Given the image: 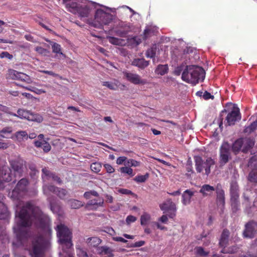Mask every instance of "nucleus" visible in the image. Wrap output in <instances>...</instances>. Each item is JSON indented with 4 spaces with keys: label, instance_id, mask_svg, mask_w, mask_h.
I'll list each match as a JSON object with an SVG mask.
<instances>
[{
    "label": "nucleus",
    "instance_id": "obj_47",
    "mask_svg": "<svg viewBox=\"0 0 257 257\" xmlns=\"http://www.w3.org/2000/svg\"><path fill=\"white\" fill-rule=\"evenodd\" d=\"M156 53V48L151 47L146 52V56L148 58H154Z\"/></svg>",
    "mask_w": 257,
    "mask_h": 257
},
{
    "label": "nucleus",
    "instance_id": "obj_29",
    "mask_svg": "<svg viewBox=\"0 0 257 257\" xmlns=\"http://www.w3.org/2000/svg\"><path fill=\"white\" fill-rule=\"evenodd\" d=\"M45 41L51 45L52 51L53 53L63 55V54L61 52V47L60 44L54 42H53L48 39H46Z\"/></svg>",
    "mask_w": 257,
    "mask_h": 257
},
{
    "label": "nucleus",
    "instance_id": "obj_32",
    "mask_svg": "<svg viewBox=\"0 0 257 257\" xmlns=\"http://www.w3.org/2000/svg\"><path fill=\"white\" fill-rule=\"evenodd\" d=\"M28 120L40 123L43 120V118L39 114L30 112Z\"/></svg>",
    "mask_w": 257,
    "mask_h": 257
},
{
    "label": "nucleus",
    "instance_id": "obj_26",
    "mask_svg": "<svg viewBox=\"0 0 257 257\" xmlns=\"http://www.w3.org/2000/svg\"><path fill=\"white\" fill-rule=\"evenodd\" d=\"M214 190L215 188L213 186L208 184H205L201 187L199 192L201 193L204 197H205L210 195V193L212 192Z\"/></svg>",
    "mask_w": 257,
    "mask_h": 257
},
{
    "label": "nucleus",
    "instance_id": "obj_37",
    "mask_svg": "<svg viewBox=\"0 0 257 257\" xmlns=\"http://www.w3.org/2000/svg\"><path fill=\"white\" fill-rule=\"evenodd\" d=\"M30 112L22 109H19L17 111L16 116L20 118L28 119Z\"/></svg>",
    "mask_w": 257,
    "mask_h": 257
},
{
    "label": "nucleus",
    "instance_id": "obj_56",
    "mask_svg": "<svg viewBox=\"0 0 257 257\" xmlns=\"http://www.w3.org/2000/svg\"><path fill=\"white\" fill-rule=\"evenodd\" d=\"M13 56L12 54H10L9 52L7 51H4L2 52L0 54V58H7L8 59H12L13 58Z\"/></svg>",
    "mask_w": 257,
    "mask_h": 257
},
{
    "label": "nucleus",
    "instance_id": "obj_64",
    "mask_svg": "<svg viewBox=\"0 0 257 257\" xmlns=\"http://www.w3.org/2000/svg\"><path fill=\"white\" fill-rule=\"evenodd\" d=\"M25 38L28 41L36 43V40L34 39V37L30 34H26L25 35Z\"/></svg>",
    "mask_w": 257,
    "mask_h": 257
},
{
    "label": "nucleus",
    "instance_id": "obj_21",
    "mask_svg": "<svg viewBox=\"0 0 257 257\" xmlns=\"http://www.w3.org/2000/svg\"><path fill=\"white\" fill-rule=\"evenodd\" d=\"M216 192L217 194V202L218 204L224 206L225 205V193L224 190L220 187L217 186Z\"/></svg>",
    "mask_w": 257,
    "mask_h": 257
},
{
    "label": "nucleus",
    "instance_id": "obj_62",
    "mask_svg": "<svg viewBox=\"0 0 257 257\" xmlns=\"http://www.w3.org/2000/svg\"><path fill=\"white\" fill-rule=\"evenodd\" d=\"M104 167L108 173H112L114 172V169L110 164H105Z\"/></svg>",
    "mask_w": 257,
    "mask_h": 257
},
{
    "label": "nucleus",
    "instance_id": "obj_60",
    "mask_svg": "<svg viewBox=\"0 0 257 257\" xmlns=\"http://www.w3.org/2000/svg\"><path fill=\"white\" fill-rule=\"evenodd\" d=\"M22 81H23V82H26L27 83L30 84L32 82V80L29 76L24 73V74L22 75Z\"/></svg>",
    "mask_w": 257,
    "mask_h": 257
},
{
    "label": "nucleus",
    "instance_id": "obj_43",
    "mask_svg": "<svg viewBox=\"0 0 257 257\" xmlns=\"http://www.w3.org/2000/svg\"><path fill=\"white\" fill-rule=\"evenodd\" d=\"M107 39L110 43L115 45H120L122 42L123 41L122 39L111 36L107 37Z\"/></svg>",
    "mask_w": 257,
    "mask_h": 257
},
{
    "label": "nucleus",
    "instance_id": "obj_20",
    "mask_svg": "<svg viewBox=\"0 0 257 257\" xmlns=\"http://www.w3.org/2000/svg\"><path fill=\"white\" fill-rule=\"evenodd\" d=\"M160 208L164 212L176 210V205L170 199L167 200L166 202L160 204Z\"/></svg>",
    "mask_w": 257,
    "mask_h": 257
},
{
    "label": "nucleus",
    "instance_id": "obj_5",
    "mask_svg": "<svg viewBox=\"0 0 257 257\" xmlns=\"http://www.w3.org/2000/svg\"><path fill=\"white\" fill-rule=\"evenodd\" d=\"M112 20V15L106 13L101 9L96 10L94 16V19L91 23L93 27L101 29L103 25H108Z\"/></svg>",
    "mask_w": 257,
    "mask_h": 257
},
{
    "label": "nucleus",
    "instance_id": "obj_16",
    "mask_svg": "<svg viewBox=\"0 0 257 257\" xmlns=\"http://www.w3.org/2000/svg\"><path fill=\"white\" fill-rule=\"evenodd\" d=\"M42 178L44 181L46 180H49L51 179L52 181L56 182L58 184H61L62 183V180L56 174V173L50 171L46 167L42 169Z\"/></svg>",
    "mask_w": 257,
    "mask_h": 257
},
{
    "label": "nucleus",
    "instance_id": "obj_41",
    "mask_svg": "<svg viewBox=\"0 0 257 257\" xmlns=\"http://www.w3.org/2000/svg\"><path fill=\"white\" fill-rule=\"evenodd\" d=\"M151 219V216L149 214L145 212L141 216V224L142 225H147Z\"/></svg>",
    "mask_w": 257,
    "mask_h": 257
},
{
    "label": "nucleus",
    "instance_id": "obj_33",
    "mask_svg": "<svg viewBox=\"0 0 257 257\" xmlns=\"http://www.w3.org/2000/svg\"><path fill=\"white\" fill-rule=\"evenodd\" d=\"M68 203L72 209H78L83 205V203L76 199H70Z\"/></svg>",
    "mask_w": 257,
    "mask_h": 257
},
{
    "label": "nucleus",
    "instance_id": "obj_40",
    "mask_svg": "<svg viewBox=\"0 0 257 257\" xmlns=\"http://www.w3.org/2000/svg\"><path fill=\"white\" fill-rule=\"evenodd\" d=\"M257 128V119L253 121L251 124L245 127L244 130V132L245 133L250 134L255 131Z\"/></svg>",
    "mask_w": 257,
    "mask_h": 257
},
{
    "label": "nucleus",
    "instance_id": "obj_36",
    "mask_svg": "<svg viewBox=\"0 0 257 257\" xmlns=\"http://www.w3.org/2000/svg\"><path fill=\"white\" fill-rule=\"evenodd\" d=\"M13 132L12 126H6L0 131V137L3 138H8V135H10Z\"/></svg>",
    "mask_w": 257,
    "mask_h": 257
},
{
    "label": "nucleus",
    "instance_id": "obj_2",
    "mask_svg": "<svg viewBox=\"0 0 257 257\" xmlns=\"http://www.w3.org/2000/svg\"><path fill=\"white\" fill-rule=\"evenodd\" d=\"M205 72L204 69L196 65H187L182 74V79L194 85L199 81H203L205 78Z\"/></svg>",
    "mask_w": 257,
    "mask_h": 257
},
{
    "label": "nucleus",
    "instance_id": "obj_27",
    "mask_svg": "<svg viewBox=\"0 0 257 257\" xmlns=\"http://www.w3.org/2000/svg\"><path fill=\"white\" fill-rule=\"evenodd\" d=\"M102 85L107 87L110 90H116L118 89L120 85V82L116 80H115L113 82L104 81L102 82Z\"/></svg>",
    "mask_w": 257,
    "mask_h": 257
},
{
    "label": "nucleus",
    "instance_id": "obj_57",
    "mask_svg": "<svg viewBox=\"0 0 257 257\" xmlns=\"http://www.w3.org/2000/svg\"><path fill=\"white\" fill-rule=\"evenodd\" d=\"M127 164H130L132 167H138L140 166L141 162L134 159H130L127 161Z\"/></svg>",
    "mask_w": 257,
    "mask_h": 257
},
{
    "label": "nucleus",
    "instance_id": "obj_54",
    "mask_svg": "<svg viewBox=\"0 0 257 257\" xmlns=\"http://www.w3.org/2000/svg\"><path fill=\"white\" fill-rule=\"evenodd\" d=\"M35 50L39 54L43 55H47L49 53V51L45 49L42 48L40 46H37L35 48Z\"/></svg>",
    "mask_w": 257,
    "mask_h": 257
},
{
    "label": "nucleus",
    "instance_id": "obj_19",
    "mask_svg": "<svg viewBox=\"0 0 257 257\" xmlns=\"http://www.w3.org/2000/svg\"><path fill=\"white\" fill-rule=\"evenodd\" d=\"M1 179L6 182H9L12 180L13 176L11 169L8 167H3L2 170Z\"/></svg>",
    "mask_w": 257,
    "mask_h": 257
},
{
    "label": "nucleus",
    "instance_id": "obj_4",
    "mask_svg": "<svg viewBox=\"0 0 257 257\" xmlns=\"http://www.w3.org/2000/svg\"><path fill=\"white\" fill-rule=\"evenodd\" d=\"M29 180L24 178L21 179L17 184L12 192L9 193V196L14 201H20L28 192Z\"/></svg>",
    "mask_w": 257,
    "mask_h": 257
},
{
    "label": "nucleus",
    "instance_id": "obj_24",
    "mask_svg": "<svg viewBox=\"0 0 257 257\" xmlns=\"http://www.w3.org/2000/svg\"><path fill=\"white\" fill-rule=\"evenodd\" d=\"M81 4L75 2H70L66 4V7L68 11L74 14H77Z\"/></svg>",
    "mask_w": 257,
    "mask_h": 257
},
{
    "label": "nucleus",
    "instance_id": "obj_35",
    "mask_svg": "<svg viewBox=\"0 0 257 257\" xmlns=\"http://www.w3.org/2000/svg\"><path fill=\"white\" fill-rule=\"evenodd\" d=\"M28 168L30 170V175L32 178L38 177L39 175V171L36 169L35 164H30L28 165Z\"/></svg>",
    "mask_w": 257,
    "mask_h": 257
},
{
    "label": "nucleus",
    "instance_id": "obj_7",
    "mask_svg": "<svg viewBox=\"0 0 257 257\" xmlns=\"http://www.w3.org/2000/svg\"><path fill=\"white\" fill-rule=\"evenodd\" d=\"M46 242L43 236H39L32 241L30 254L32 257H44Z\"/></svg>",
    "mask_w": 257,
    "mask_h": 257
},
{
    "label": "nucleus",
    "instance_id": "obj_28",
    "mask_svg": "<svg viewBox=\"0 0 257 257\" xmlns=\"http://www.w3.org/2000/svg\"><path fill=\"white\" fill-rule=\"evenodd\" d=\"M90 9L89 7L86 5H80L78 12H77V14H78L81 17H88Z\"/></svg>",
    "mask_w": 257,
    "mask_h": 257
},
{
    "label": "nucleus",
    "instance_id": "obj_48",
    "mask_svg": "<svg viewBox=\"0 0 257 257\" xmlns=\"http://www.w3.org/2000/svg\"><path fill=\"white\" fill-rule=\"evenodd\" d=\"M23 73L19 72L16 70H12L11 75H12V78L14 79H18L21 81L22 80V75Z\"/></svg>",
    "mask_w": 257,
    "mask_h": 257
},
{
    "label": "nucleus",
    "instance_id": "obj_61",
    "mask_svg": "<svg viewBox=\"0 0 257 257\" xmlns=\"http://www.w3.org/2000/svg\"><path fill=\"white\" fill-rule=\"evenodd\" d=\"M137 220V217L133 215H128L126 218V222L127 224H129L131 223L134 222Z\"/></svg>",
    "mask_w": 257,
    "mask_h": 257
},
{
    "label": "nucleus",
    "instance_id": "obj_38",
    "mask_svg": "<svg viewBox=\"0 0 257 257\" xmlns=\"http://www.w3.org/2000/svg\"><path fill=\"white\" fill-rule=\"evenodd\" d=\"M254 145V142L252 140L246 139L243 147L242 151L246 153L249 149L252 148Z\"/></svg>",
    "mask_w": 257,
    "mask_h": 257
},
{
    "label": "nucleus",
    "instance_id": "obj_12",
    "mask_svg": "<svg viewBox=\"0 0 257 257\" xmlns=\"http://www.w3.org/2000/svg\"><path fill=\"white\" fill-rule=\"evenodd\" d=\"M3 198V194L0 193V237L6 236V231L2 225V220L7 219L10 215L7 207L2 201Z\"/></svg>",
    "mask_w": 257,
    "mask_h": 257
},
{
    "label": "nucleus",
    "instance_id": "obj_42",
    "mask_svg": "<svg viewBox=\"0 0 257 257\" xmlns=\"http://www.w3.org/2000/svg\"><path fill=\"white\" fill-rule=\"evenodd\" d=\"M149 174L147 173L145 175H139L136 176L134 180L137 183H144L149 178Z\"/></svg>",
    "mask_w": 257,
    "mask_h": 257
},
{
    "label": "nucleus",
    "instance_id": "obj_45",
    "mask_svg": "<svg viewBox=\"0 0 257 257\" xmlns=\"http://www.w3.org/2000/svg\"><path fill=\"white\" fill-rule=\"evenodd\" d=\"M196 254L200 256H205L208 254V252L204 250V248L201 246H198L195 248Z\"/></svg>",
    "mask_w": 257,
    "mask_h": 257
},
{
    "label": "nucleus",
    "instance_id": "obj_14",
    "mask_svg": "<svg viewBox=\"0 0 257 257\" xmlns=\"http://www.w3.org/2000/svg\"><path fill=\"white\" fill-rule=\"evenodd\" d=\"M11 167L14 170L15 175H18L19 177L23 175L24 169L26 167V162L22 159L18 158L10 161Z\"/></svg>",
    "mask_w": 257,
    "mask_h": 257
},
{
    "label": "nucleus",
    "instance_id": "obj_49",
    "mask_svg": "<svg viewBox=\"0 0 257 257\" xmlns=\"http://www.w3.org/2000/svg\"><path fill=\"white\" fill-rule=\"evenodd\" d=\"M91 170L95 173H98L101 168V165L99 163H93L90 165Z\"/></svg>",
    "mask_w": 257,
    "mask_h": 257
},
{
    "label": "nucleus",
    "instance_id": "obj_1",
    "mask_svg": "<svg viewBox=\"0 0 257 257\" xmlns=\"http://www.w3.org/2000/svg\"><path fill=\"white\" fill-rule=\"evenodd\" d=\"M16 225L13 227L18 243L24 245L31 236L30 228L34 223L42 231H50V220L40 208L28 201L16 211Z\"/></svg>",
    "mask_w": 257,
    "mask_h": 257
},
{
    "label": "nucleus",
    "instance_id": "obj_50",
    "mask_svg": "<svg viewBox=\"0 0 257 257\" xmlns=\"http://www.w3.org/2000/svg\"><path fill=\"white\" fill-rule=\"evenodd\" d=\"M120 171L121 173H125L129 175L130 176L133 177L134 174H133V170L132 168L124 167L120 168Z\"/></svg>",
    "mask_w": 257,
    "mask_h": 257
},
{
    "label": "nucleus",
    "instance_id": "obj_55",
    "mask_svg": "<svg viewBox=\"0 0 257 257\" xmlns=\"http://www.w3.org/2000/svg\"><path fill=\"white\" fill-rule=\"evenodd\" d=\"M43 151L45 153L49 152L51 149L50 145L46 141H43L42 147Z\"/></svg>",
    "mask_w": 257,
    "mask_h": 257
},
{
    "label": "nucleus",
    "instance_id": "obj_8",
    "mask_svg": "<svg viewBox=\"0 0 257 257\" xmlns=\"http://www.w3.org/2000/svg\"><path fill=\"white\" fill-rule=\"evenodd\" d=\"M196 170L197 173H201L204 169L205 174L208 175L210 173V168L214 166L215 161L211 158H208L205 162L203 161L201 157L195 156L194 157Z\"/></svg>",
    "mask_w": 257,
    "mask_h": 257
},
{
    "label": "nucleus",
    "instance_id": "obj_3",
    "mask_svg": "<svg viewBox=\"0 0 257 257\" xmlns=\"http://www.w3.org/2000/svg\"><path fill=\"white\" fill-rule=\"evenodd\" d=\"M56 230L59 243L67 248H71L73 246L72 231L63 224L58 225Z\"/></svg>",
    "mask_w": 257,
    "mask_h": 257
},
{
    "label": "nucleus",
    "instance_id": "obj_30",
    "mask_svg": "<svg viewBox=\"0 0 257 257\" xmlns=\"http://www.w3.org/2000/svg\"><path fill=\"white\" fill-rule=\"evenodd\" d=\"M247 180L251 183H257V168L252 169L249 173L247 176Z\"/></svg>",
    "mask_w": 257,
    "mask_h": 257
},
{
    "label": "nucleus",
    "instance_id": "obj_44",
    "mask_svg": "<svg viewBox=\"0 0 257 257\" xmlns=\"http://www.w3.org/2000/svg\"><path fill=\"white\" fill-rule=\"evenodd\" d=\"M15 136L18 140H22L24 138L27 140L28 138V135L26 131H18L16 133Z\"/></svg>",
    "mask_w": 257,
    "mask_h": 257
},
{
    "label": "nucleus",
    "instance_id": "obj_18",
    "mask_svg": "<svg viewBox=\"0 0 257 257\" xmlns=\"http://www.w3.org/2000/svg\"><path fill=\"white\" fill-rule=\"evenodd\" d=\"M96 198L90 199L86 204V207L91 210H96L100 207H102L104 204V199L99 197Z\"/></svg>",
    "mask_w": 257,
    "mask_h": 257
},
{
    "label": "nucleus",
    "instance_id": "obj_39",
    "mask_svg": "<svg viewBox=\"0 0 257 257\" xmlns=\"http://www.w3.org/2000/svg\"><path fill=\"white\" fill-rule=\"evenodd\" d=\"M97 252L99 254L106 255L111 253V249L106 246H99L97 249Z\"/></svg>",
    "mask_w": 257,
    "mask_h": 257
},
{
    "label": "nucleus",
    "instance_id": "obj_17",
    "mask_svg": "<svg viewBox=\"0 0 257 257\" xmlns=\"http://www.w3.org/2000/svg\"><path fill=\"white\" fill-rule=\"evenodd\" d=\"M123 74L125 78L132 83L136 85H144L147 83L146 79H141L140 76L137 74L128 72L127 71L123 72Z\"/></svg>",
    "mask_w": 257,
    "mask_h": 257
},
{
    "label": "nucleus",
    "instance_id": "obj_59",
    "mask_svg": "<svg viewBox=\"0 0 257 257\" xmlns=\"http://www.w3.org/2000/svg\"><path fill=\"white\" fill-rule=\"evenodd\" d=\"M203 98L205 100H208L209 99H213L214 96L213 95H211L209 92L207 91H205L202 95Z\"/></svg>",
    "mask_w": 257,
    "mask_h": 257
},
{
    "label": "nucleus",
    "instance_id": "obj_22",
    "mask_svg": "<svg viewBox=\"0 0 257 257\" xmlns=\"http://www.w3.org/2000/svg\"><path fill=\"white\" fill-rule=\"evenodd\" d=\"M193 195V192L189 189L185 190L182 195V203L185 205L190 204L191 202V199Z\"/></svg>",
    "mask_w": 257,
    "mask_h": 257
},
{
    "label": "nucleus",
    "instance_id": "obj_6",
    "mask_svg": "<svg viewBox=\"0 0 257 257\" xmlns=\"http://www.w3.org/2000/svg\"><path fill=\"white\" fill-rule=\"evenodd\" d=\"M229 193L231 209L233 212L236 213L239 209L240 206L239 187L236 181H232L231 182Z\"/></svg>",
    "mask_w": 257,
    "mask_h": 257
},
{
    "label": "nucleus",
    "instance_id": "obj_58",
    "mask_svg": "<svg viewBox=\"0 0 257 257\" xmlns=\"http://www.w3.org/2000/svg\"><path fill=\"white\" fill-rule=\"evenodd\" d=\"M115 33L117 36L120 37H125L128 33V31L117 30L115 31Z\"/></svg>",
    "mask_w": 257,
    "mask_h": 257
},
{
    "label": "nucleus",
    "instance_id": "obj_53",
    "mask_svg": "<svg viewBox=\"0 0 257 257\" xmlns=\"http://www.w3.org/2000/svg\"><path fill=\"white\" fill-rule=\"evenodd\" d=\"M0 111L13 116H16V113L11 112L10 111V108L8 107L3 105L1 104H0Z\"/></svg>",
    "mask_w": 257,
    "mask_h": 257
},
{
    "label": "nucleus",
    "instance_id": "obj_9",
    "mask_svg": "<svg viewBox=\"0 0 257 257\" xmlns=\"http://www.w3.org/2000/svg\"><path fill=\"white\" fill-rule=\"evenodd\" d=\"M229 234V231L227 229H224L221 235L219 244L221 247H223L221 252L223 253H233L236 252L237 250V247L235 246H233L231 248H226V245L228 242Z\"/></svg>",
    "mask_w": 257,
    "mask_h": 257
},
{
    "label": "nucleus",
    "instance_id": "obj_25",
    "mask_svg": "<svg viewBox=\"0 0 257 257\" xmlns=\"http://www.w3.org/2000/svg\"><path fill=\"white\" fill-rule=\"evenodd\" d=\"M243 144V140L242 138L237 139L233 143L232 150L235 154H237L240 151Z\"/></svg>",
    "mask_w": 257,
    "mask_h": 257
},
{
    "label": "nucleus",
    "instance_id": "obj_13",
    "mask_svg": "<svg viewBox=\"0 0 257 257\" xmlns=\"http://www.w3.org/2000/svg\"><path fill=\"white\" fill-rule=\"evenodd\" d=\"M231 158L230 147L228 143H223L219 150V163L223 166L226 164Z\"/></svg>",
    "mask_w": 257,
    "mask_h": 257
},
{
    "label": "nucleus",
    "instance_id": "obj_34",
    "mask_svg": "<svg viewBox=\"0 0 257 257\" xmlns=\"http://www.w3.org/2000/svg\"><path fill=\"white\" fill-rule=\"evenodd\" d=\"M168 67L167 65H159L155 70L156 73L163 75L167 73Z\"/></svg>",
    "mask_w": 257,
    "mask_h": 257
},
{
    "label": "nucleus",
    "instance_id": "obj_23",
    "mask_svg": "<svg viewBox=\"0 0 257 257\" xmlns=\"http://www.w3.org/2000/svg\"><path fill=\"white\" fill-rule=\"evenodd\" d=\"M132 65L141 69H144L149 65V62L144 58L135 59L132 62Z\"/></svg>",
    "mask_w": 257,
    "mask_h": 257
},
{
    "label": "nucleus",
    "instance_id": "obj_10",
    "mask_svg": "<svg viewBox=\"0 0 257 257\" xmlns=\"http://www.w3.org/2000/svg\"><path fill=\"white\" fill-rule=\"evenodd\" d=\"M43 191L44 194L47 195L50 192L56 194L61 199H64L67 194V191L63 188H59L52 185L45 184L43 186Z\"/></svg>",
    "mask_w": 257,
    "mask_h": 257
},
{
    "label": "nucleus",
    "instance_id": "obj_15",
    "mask_svg": "<svg viewBox=\"0 0 257 257\" xmlns=\"http://www.w3.org/2000/svg\"><path fill=\"white\" fill-rule=\"evenodd\" d=\"M241 119V114L238 107L233 106V109L229 112L226 117V123L228 125H234L237 121Z\"/></svg>",
    "mask_w": 257,
    "mask_h": 257
},
{
    "label": "nucleus",
    "instance_id": "obj_31",
    "mask_svg": "<svg viewBox=\"0 0 257 257\" xmlns=\"http://www.w3.org/2000/svg\"><path fill=\"white\" fill-rule=\"evenodd\" d=\"M101 242V240L97 237H88L86 239V242L90 246L95 247L98 246Z\"/></svg>",
    "mask_w": 257,
    "mask_h": 257
},
{
    "label": "nucleus",
    "instance_id": "obj_51",
    "mask_svg": "<svg viewBox=\"0 0 257 257\" xmlns=\"http://www.w3.org/2000/svg\"><path fill=\"white\" fill-rule=\"evenodd\" d=\"M26 89L35 92L36 94H41L42 93H45L46 91L43 89H38L35 87L29 88L27 87H24Z\"/></svg>",
    "mask_w": 257,
    "mask_h": 257
},
{
    "label": "nucleus",
    "instance_id": "obj_52",
    "mask_svg": "<svg viewBox=\"0 0 257 257\" xmlns=\"http://www.w3.org/2000/svg\"><path fill=\"white\" fill-rule=\"evenodd\" d=\"M77 255L78 257H88V255L86 251L79 247H76Z\"/></svg>",
    "mask_w": 257,
    "mask_h": 257
},
{
    "label": "nucleus",
    "instance_id": "obj_46",
    "mask_svg": "<svg viewBox=\"0 0 257 257\" xmlns=\"http://www.w3.org/2000/svg\"><path fill=\"white\" fill-rule=\"evenodd\" d=\"M83 196L85 198L90 200L91 196L98 197V193L95 190H90L89 191L85 192Z\"/></svg>",
    "mask_w": 257,
    "mask_h": 257
},
{
    "label": "nucleus",
    "instance_id": "obj_63",
    "mask_svg": "<svg viewBox=\"0 0 257 257\" xmlns=\"http://www.w3.org/2000/svg\"><path fill=\"white\" fill-rule=\"evenodd\" d=\"M127 159V158L124 156L119 157L116 160V164L118 165H121Z\"/></svg>",
    "mask_w": 257,
    "mask_h": 257
},
{
    "label": "nucleus",
    "instance_id": "obj_11",
    "mask_svg": "<svg viewBox=\"0 0 257 257\" xmlns=\"http://www.w3.org/2000/svg\"><path fill=\"white\" fill-rule=\"evenodd\" d=\"M257 233V222L251 220L244 225V229L242 232L243 238H253Z\"/></svg>",
    "mask_w": 257,
    "mask_h": 257
}]
</instances>
